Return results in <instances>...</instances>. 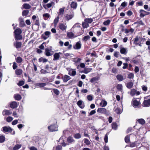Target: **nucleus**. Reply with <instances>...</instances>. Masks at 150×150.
I'll return each instance as SVG.
<instances>
[{"mask_svg":"<svg viewBox=\"0 0 150 150\" xmlns=\"http://www.w3.org/2000/svg\"><path fill=\"white\" fill-rule=\"evenodd\" d=\"M1 129L2 131L4 132H8L11 133L13 131V129L11 127L7 126L3 127Z\"/></svg>","mask_w":150,"mask_h":150,"instance_id":"2","label":"nucleus"},{"mask_svg":"<svg viewBox=\"0 0 150 150\" xmlns=\"http://www.w3.org/2000/svg\"><path fill=\"white\" fill-rule=\"evenodd\" d=\"M98 80L99 78L98 77H96L92 78L90 80V82L91 83H93L96 81H98Z\"/></svg>","mask_w":150,"mask_h":150,"instance_id":"36","label":"nucleus"},{"mask_svg":"<svg viewBox=\"0 0 150 150\" xmlns=\"http://www.w3.org/2000/svg\"><path fill=\"white\" fill-rule=\"evenodd\" d=\"M80 24L79 23H76L73 26L72 28H74L76 27L77 28H80Z\"/></svg>","mask_w":150,"mask_h":150,"instance_id":"55","label":"nucleus"},{"mask_svg":"<svg viewBox=\"0 0 150 150\" xmlns=\"http://www.w3.org/2000/svg\"><path fill=\"white\" fill-rule=\"evenodd\" d=\"M22 61V58L20 57H17L16 58V62L17 63H20Z\"/></svg>","mask_w":150,"mask_h":150,"instance_id":"49","label":"nucleus"},{"mask_svg":"<svg viewBox=\"0 0 150 150\" xmlns=\"http://www.w3.org/2000/svg\"><path fill=\"white\" fill-rule=\"evenodd\" d=\"M144 105L145 107H147L150 106V99L145 100L143 102Z\"/></svg>","mask_w":150,"mask_h":150,"instance_id":"15","label":"nucleus"},{"mask_svg":"<svg viewBox=\"0 0 150 150\" xmlns=\"http://www.w3.org/2000/svg\"><path fill=\"white\" fill-rule=\"evenodd\" d=\"M120 55V53L118 52L115 51L114 54V56L116 58L118 57Z\"/></svg>","mask_w":150,"mask_h":150,"instance_id":"57","label":"nucleus"},{"mask_svg":"<svg viewBox=\"0 0 150 150\" xmlns=\"http://www.w3.org/2000/svg\"><path fill=\"white\" fill-rule=\"evenodd\" d=\"M74 15L73 13L70 15L66 14L64 15V18L65 20L67 21H69L74 16Z\"/></svg>","mask_w":150,"mask_h":150,"instance_id":"4","label":"nucleus"},{"mask_svg":"<svg viewBox=\"0 0 150 150\" xmlns=\"http://www.w3.org/2000/svg\"><path fill=\"white\" fill-rule=\"evenodd\" d=\"M80 35H81V34H80ZM79 35H80L79 34L78 35H75L74 34L71 32H68L67 33V36L70 39L74 38Z\"/></svg>","mask_w":150,"mask_h":150,"instance_id":"5","label":"nucleus"},{"mask_svg":"<svg viewBox=\"0 0 150 150\" xmlns=\"http://www.w3.org/2000/svg\"><path fill=\"white\" fill-rule=\"evenodd\" d=\"M112 126L113 129L115 130H116L117 129V126L116 122H113L112 124Z\"/></svg>","mask_w":150,"mask_h":150,"instance_id":"30","label":"nucleus"},{"mask_svg":"<svg viewBox=\"0 0 150 150\" xmlns=\"http://www.w3.org/2000/svg\"><path fill=\"white\" fill-rule=\"evenodd\" d=\"M85 21L87 23H91L93 22V20L92 18H86L85 19Z\"/></svg>","mask_w":150,"mask_h":150,"instance_id":"41","label":"nucleus"},{"mask_svg":"<svg viewBox=\"0 0 150 150\" xmlns=\"http://www.w3.org/2000/svg\"><path fill=\"white\" fill-rule=\"evenodd\" d=\"M116 78L118 81H122L124 80L123 76L121 74H118L116 76Z\"/></svg>","mask_w":150,"mask_h":150,"instance_id":"23","label":"nucleus"},{"mask_svg":"<svg viewBox=\"0 0 150 150\" xmlns=\"http://www.w3.org/2000/svg\"><path fill=\"white\" fill-rule=\"evenodd\" d=\"M117 88L119 90H121L122 88V85L121 84H118L117 85Z\"/></svg>","mask_w":150,"mask_h":150,"instance_id":"60","label":"nucleus"},{"mask_svg":"<svg viewBox=\"0 0 150 150\" xmlns=\"http://www.w3.org/2000/svg\"><path fill=\"white\" fill-rule=\"evenodd\" d=\"M59 17H57V18H56L54 21V23L55 25H56L57 23H58L59 21Z\"/></svg>","mask_w":150,"mask_h":150,"instance_id":"50","label":"nucleus"},{"mask_svg":"<svg viewBox=\"0 0 150 150\" xmlns=\"http://www.w3.org/2000/svg\"><path fill=\"white\" fill-rule=\"evenodd\" d=\"M59 28L61 30L64 31L66 29L67 26L66 24L61 23L59 24Z\"/></svg>","mask_w":150,"mask_h":150,"instance_id":"13","label":"nucleus"},{"mask_svg":"<svg viewBox=\"0 0 150 150\" xmlns=\"http://www.w3.org/2000/svg\"><path fill=\"white\" fill-rule=\"evenodd\" d=\"M22 6L24 8L27 9H29L31 8V6L28 4H24Z\"/></svg>","mask_w":150,"mask_h":150,"instance_id":"28","label":"nucleus"},{"mask_svg":"<svg viewBox=\"0 0 150 150\" xmlns=\"http://www.w3.org/2000/svg\"><path fill=\"white\" fill-rule=\"evenodd\" d=\"M81 45L80 42H77L75 45L73 46V48L75 50H79L81 47Z\"/></svg>","mask_w":150,"mask_h":150,"instance_id":"9","label":"nucleus"},{"mask_svg":"<svg viewBox=\"0 0 150 150\" xmlns=\"http://www.w3.org/2000/svg\"><path fill=\"white\" fill-rule=\"evenodd\" d=\"M10 106L11 108H16L17 106V103L16 102L13 101L11 103Z\"/></svg>","mask_w":150,"mask_h":150,"instance_id":"20","label":"nucleus"},{"mask_svg":"<svg viewBox=\"0 0 150 150\" xmlns=\"http://www.w3.org/2000/svg\"><path fill=\"white\" fill-rule=\"evenodd\" d=\"M90 38V37L89 35H88L86 36H84L83 39V40L85 41V42H86Z\"/></svg>","mask_w":150,"mask_h":150,"instance_id":"48","label":"nucleus"},{"mask_svg":"<svg viewBox=\"0 0 150 150\" xmlns=\"http://www.w3.org/2000/svg\"><path fill=\"white\" fill-rule=\"evenodd\" d=\"M5 137L3 135H1L0 136V143H2L4 142L5 140Z\"/></svg>","mask_w":150,"mask_h":150,"instance_id":"37","label":"nucleus"},{"mask_svg":"<svg viewBox=\"0 0 150 150\" xmlns=\"http://www.w3.org/2000/svg\"><path fill=\"white\" fill-rule=\"evenodd\" d=\"M115 111L117 114H120L121 113V110L119 108H117L115 110Z\"/></svg>","mask_w":150,"mask_h":150,"instance_id":"58","label":"nucleus"},{"mask_svg":"<svg viewBox=\"0 0 150 150\" xmlns=\"http://www.w3.org/2000/svg\"><path fill=\"white\" fill-rule=\"evenodd\" d=\"M21 147V144H17L13 148V149L14 150H17L20 149Z\"/></svg>","mask_w":150,"mask_h":150,"instance_id":"45","label":"nucleus"},{"mask_svg":"<svg viewBox=\"0 0 150 150\" xmlns=\"http://www.w3.org/2000/svg\"><path fill=\"white\" fill-rule=\"evenodd\" d=\"M139 13H140V16L141 17H143L145 16L148 15L150 14L149 12L146 11L142 9L140 10Z\"/></svg>","mask_w":150,"mask_h":150,"instance_id":"3","label":"nucleus"},{"mask_svg":"<svg viewBox=\"0 0 150 150\" xmlns=\"http://www.w3.org/2000/svg\"><path fill=\"white\" fill-rule=\"evenodd\" d=\"M139 100V98H138L137 100L135 99H133L132 100V104L134 107H136L140 105V103Z\"/></svg>","mask_w":150,"mask_h":150,"instance_id":"6","label":"nucleus"},{"mask_svg":"<svg viewBox=\"0 0 150 150\" xmlns=\"http://www.w3.org/2000/svg\"><path fill=\"white\" fill-rule=\"evenodd\" d=\"M71 71H70L69 73V75L71 76H74L76 74V72L75 70H73L71 71V73L70 74Z\"/></svg>","mask_w":150,"mask_h":150,"instance_id":"51","label":"nucleus"},{"mask_svg":"<svg viewBox=\"0 0 150 150\" xmlns=\"http://www.w3.org/2000/svg\"><path fill=\"white\" fill-rule=\"evenodd\" d=\"M139 40V38L138 37H136L134 38V43L136 45H138V43L137 42Z\"/></svg>","mask_w":150,"mask_h":150,"instance_id":"44","label":"nucleus"},{"mask_svg":"<svg viewBox=\"0 0 150 150\" xmlns=\"http://www.w3.org/2000/svg\"><path fill=\"white\" fill-rule=\"evenodd\" d=\"M104 140L106 143L108 142V136L107 134H106L104 137Z\"/></svg>","mask_w":150,"mask_h":150,"instance_id":"63","label":"nucleus"},{"mask_svg":"<svg viewBox=\"0 0 150 150\" xmlns=\"http://www.w3.org/2000/svg\"><path fill=\"white\" fill-rule=\"evenodd\" d=\"M50 32L46 31L45 32L44 34L47 37H48V38H49L50 37Z\"/></svg>","mask_w":150,"mask_h":150,"instance_id":"61","label":"nucleus"},{"mask_svg":"<svg viewBox=\"0 0 150 150\" xmlns=\"http://www.w3.org/2000/svg\"><path fill=\"white\" fill-rule=\"evenodd\" d=\"M15 39L17 40H21L22 39V36L21 34L14 35Z\"/></svg>","mask_w":150,"mask_h":150,"instance_id":"24","label":"nucleus"},{"mask_svg":"<svg viewBox=\"0 0 150 150\" xmlns=\"http://www.w3.org/2000/svg\"><path fill=\"white\" fill-rule=\"evenodd\" d=\"M50 50L48 48H46L45 49V53L46 56L49 57L52 55V54L50 52Z\"/></svg>","mask_w":150,"mask_h":150,"instance_id":"19","label":"nucleus"},{"mask_svg":"<svg viewBox=\"0 0 150 150\" xmlns=\"http://www.w3.org/2000/svg\"><path fill=\"white\" fill-rule=\"evenodd\" d=\"M55 150H62V147L61 146L58 145L57 146L56 148H55ZM55 149V148H54V149Z\"/></svg>","mask_w":150,"mask_h":150,"instance_id":"59","label":"nucleus"},{"mask_svg":"<svg viewBox=\"0 0 150 150\" xmlns=\"http://www.w3.org/2000/svg\"><path fill=\"white\" fill-rule=\"evenodd\" d=\"M97 111L99 113L105 114L106 115L107 114V110L105 108H98Z\"/></svg>","mask_w":150,"mask_h":150,"instance_id":"7","label":"nucleus"},{"mask_svg":"<svg viewBox=\"0 0 150 150\" xmlns=\"http://www.w3.org/2000/svg\"><path fill=\"white\" fill-rule=\"evenodd\" d=\"M87 99L90 101H91L93 99V97L91 95H89L87 96Z\"/></svg>","mask_w":150,"mask_h":150,"instance_id":"64","label":"nucleus"},{"mask_svg":"<svg viewBox=\"0 0 150 150\" xmlns=\"http://www.w3.org/2000/svg\"><path fill=\"white\" fill-rule=\"evenodd\" d=\"M125 140L126 143H129L130 141L129 137L128 136H126L125 137Z\"/></svg>","mask_w":150,"mask_h":150,"instance_id":"43","label":"nucleus"},{"mask_svg":"<svg viewBox=\"0 0 150 150\" xmlns=\"http://www.w3.org/2000/svg\"><path fill=\"white\" fill-rule=\"evenodd\" d=\"M53 91L54 93L57 95H58L59 94V92L57 89H53Z\"/></svg>","mask_w":150,"mask_h":150,"instance_id":"53","label":"nucleus"},{"mask_svg":"<svg viewBox=\"0 0 150 150\" xmlns=\"http://www.w3.org/2000/svg\"><path fill=\"white\" fill-rule=\"evenodd\" d=\"M46 85V84L45 83H37L35 84L36 86L40 87L45 86Z\"/></svg>","mask_w":150,"mask_h":150,"instance_id":"29","label":"nucleus"},{"mask_svg":"<svg viewBox=\"0 0 150 150\" xmlns=\"http://www.w3.org/2000/svg\"><path fill=\"white\" fill-rule=\"evenodd\" d=\"M67 141L69 143H71L74 142V140L72 137H69L67 139Z\"/></svg>","mask_w":150,"mask_h":150,"instance_id":"35","label":"nucleus"},{"mask_svg":"<svg viewBox=\"0 0 150 150\" xmlns=\"http://www.w3.org/2000/svg\"><path fill=\"white\" fill-rule=\"evenodd\" d=\"M120 52L121 54H126L127 53V50L126 48H122L120 49Z\"/></svg>","mask_w":150,"mask_h":150,"instance_id":"21","label":"nucleus"},{"mask_svg":"<svg viewBox=\"0 0 150 150\" xmlns=\"http://www.w3.org/2000/svg\"><path fill=\"white\" fill-rule=\"evenodd\" d=\"M82 25L83 28H86L88 26V24L86 22H83L82 23Z\"/></svg>","mask_w":150,"mask_h":150,"instance_id":"40","label":"nucleus"},{"mask_svg":"<svg viewBox=\"0 0 150 150\" xmlns=\"http://www.w3.org/2000/svg\"><path fill=\"white\" fill-rule=\"evenodd\" d=\"M137 121L138 122H139V124L141 125H143L145 123V121L143 119H139L137 120Z\"/></svg>","mask_w":150,"mask_h":150,"instance_id":"32","label":"nucleus"},{"mask_svg":"<svg viewBox=\"0 0 150 150\" xmlns=\"http://www.w3.org/2000/svg\"><path fill=\"white\" fill-rule=\"evenodd\" d=\"M54 3L52 2L50 3H48L46 5L43 6V7L47 9L50 8L54 4Z\"/></svg>","mask_w":150,"mask_h":150,"instance_id":"18","label":"nucleus"},{"mask_svg":"<svg viewBox=\"0 0 150 150\" xmlns=\"http://www.w3.org/2000/svg\"><path fill=\"white\" fill-rule=\"evenodd\" d=\"M78 105L81 108L83 109L85 105L83 102L81 100L78 101L77 103Z\"/></svg>","mask_w":150,"mask_h":150,"instance_id":"12","label":"nucleus"},{"mask_svg":"<svg viewBox=\"0 0 150 150\" xmlns=\"http://www.w3.org/2000/svg\"><path fill=\"white\" fill-rule=\"evenodd\" d=\"M22 30L20 28H17L15 30L14 32V35L21 34L22 33Z\"/></svg>","mask_w":150,"mask_h":150,"instance_id":"22","label":"nucleus"},{"mask_svg":"<svg viewBox=\"0 0 150 150\" xmlns=\"http://www.w3.org/2000/svg\"><path fill=\"white\" fill-rule=\"evenodd\" d=\"M81 60V59L80 58H74V59L73 61L75 63H79Z\"/></svg>","mask_w":150,"mask_h":150,"instance_id":"39","label":"nucleus"},{"mask_svg":"<svg viewBox=\"0 0 150 150\" xmlns=\"http://www.w3.org/2000/svg\"><path fill=\"white\" fill-rule=\"evenodd\" d=\"M77 6V4L76 2L73 1L71 4V7L74 9H76Z\"/></svg>","mask_w":150,"mask_h":150,"instance_id":"25","label":"nucleus"},{"mask_svg":"<svg viewBox=\"0 0 150 150\" xmlns=\"http://www.w3.org/2000/svg\"><path fill=\"white\" fill-rule=\"evenodd\" d=\"M140 94L139 91H137L135 89H132L130 92V94L132 96H133L135 95H138Z\"/></svg>","mask_w":150,"mask_h":150,"instance_id":"11","label":"nucleus"},{"mask_svg":"<svg viewBox=\"0 0 150 150\" xmlns=\"http://www.w3.org/2000/svg\"><path fill=\"white\" fill-rule=\"evenodd\" d=\"M12 113V111L10 110H4L2 112V114L4 116L9 115Z\"/></svg>","mask_w":150,"mask_h":150,"instance_id":"8","label":"nucleus"},{"mask_svg":"<svg viewBox=\"0 0 150 150\" xmlns=\"http://www.w3.org/2000/svg\"><path fill=\"white\" fill-rule=\"evenodd\" d=\"M107 105V102L104 100H103L100 103V105L102 107H105Z\"/></svg>","mask_w":150,"mask_h":150,"instance_id":"26","label":"nucleus"},{"mask_svg":"<svg viewBox=\"0 0 150 150\" xmlns=\"http://www.w3.org/2000/svg\"><path fill=\"white\" fill-rule=\"evenodd\" d=\"M92 68H89L85 69L84 71V73L85 74H88L92 70Z\"/></svg>","mask_w":150,"mask_h":150,"instance_id":"38","label":"nucleus"},{"mask_svg":"<svg viewBox=\"0 0 150 150\" xmlns=\"http://www.w3.org/2000/svg\"><path fill=\"white\" fill-rule=\"evenodd\" d=\"M62 79L64 82H66L71 79V77L69 76L65 75L64 76L62 77Z\"/></svg>","mask_w":150,"mask_h":150,"instance_id":"16","label":"nucleus"},{"mask_svg":"<svg viewBox=\"0 0 150 150\" xmlns=\"http://www.w3.org/2000/svg\"><path fill=\"white\" fill-rule=\"evenodd\" d=\"M125 85L127 88L130 89L132 87L133 83L132 81H129L126 83Z\"/></svg>","mask_w":150,"mask_h":150,"instance_id":"17","label":"nucleus"},{"mask_svg":"<svg viewBox=\"0 0 150 150\" xmlns=\"http://www.w3.org/2000/svg\"><path fill=\"white\" fill-rule=\"evenodd\" d=\"M14 46L16 48H20L22 45V43L20 42H18V41H16L13 43Z\"/></svg>","mask_w":150,"mask_h":150,"instance_id":"10","label":"nucleus"},{"mask_svg":"<svg viewBox=\"0 0 150 150\" xmlns=\"http://www.w3.org/2000/svg\"><path fill=\"white\" fill-rule=\"evenodd\" d=\"M60 54H61V52L56 53L54 54L53 60L56 61L59 59L60 57Z\"/></svg>","mask_w":150,"mask_h":150,"instance_id":"14","label":"nucleus"},{"mask_svg":"<svg viewBox=\"0 0 150 150\" xmlns=\"http://www.w3.org/2000/svg\"><path fill=\"white\" fill-rule=\"evenodd\" d=\"M134 77V75L132 73H130L128 75L127 78L129 79H133Z\"/></svg>","mask_w":150,"mask_h":150,"instance_id":"46","label":"nucleus"},{"mask_svg":"<svg viewBox=\"0 0 150 150\" xmlns=\"http://www.w3.org/2000/svg\"><path fill=\"white\" fill-rule=\"evenodd\" d=\"M64 8H61L59 10V15L63 14L64 13Z\"/></svg>","mask_w":150,"mask_h":150,"instance_id":"56","label":"nucleus"},{"mask_svg":"<svg viewBox=\"0 0 150 150\" xmlns=\"http://www.w3.org/2000/svg\"><path fill=\"white\" fill-rule=\"evenodd\" d=\"M74 137L76 139H79L81 138V135L79 133H76L74 134Z\"/></svg>","mask_w":150,"mask_h":150,"instance_id":"47","label":"nucleus"},{"mask_svg":"<svg viewBox=\"0 0 150 150\" xmlns=\"http://www.w3.org/2000/svg\"><path fill=\"white\" fill-rule=\"evenodd\" d=\"M14 97L16 100H19L21 99V97L19 94H15L14 95Z\"/></svg>","mask_w":150,"mask_h":150,"instance_id":"31","label":"nucleus"},{"mask_svg":"<svg viewBox=\"0 0 150 150\" xmlns=\"http://www.w3.org/2000/svg\"><path fill=\"white\" fill-rule=\"evenodd\" d=\"M110 22V20H108L103 22V24L105 25H109Z\"/></svg>","mask_w":150,"mask_h":150,"instance_id":"52","label":"nucleus"},{"mask_svg":"<svg viewBox=\"0 0 150 150\" xmlns=\"http://www.w3.org/2000/svg\"><path fill=\"white\" fill-rule=\"evenodd\" d=\"M16 74L18 75H21L22 73V70L20 69H17L15 71Z\"/></svg>","mask_w":150,"mask_h":150,"instance_id":"27","label":"nucleus"},{"mask_svg":"<svg viewBox=\"0 0 150 150\" xmlns=\"http://www.w3.org/2000/svg\"><path fill=\"white\" fill-rule=\"evenodd\" d=\"M24 84V82L23 81H19L18 83V85L19 86H22Z\"/></svg>","mask_w":150,"mask_h":150,"instance_id":"62","label":"nucleus"},{"mask_svg":"<svg viewBox=\"0 0 150 150\" xmlns=\"http://www.w3.org/2000/svg\"><path fill=\"white\" fill-rule=\"evenodd\" d=\"M43 16L44 17V19L45 20H46L50 17V15L48 13H44L43 14Z\"/></svg>","mask_w":150,"mask_h":150,"instance_id":"33","label":"nucleus"},{"mask_svg":"<svg viewBox=\"0 0 150 150\" xmlns=\"http://www.w3.org/2000/svg\"><path fill=\"white\" fill-rule=\"evenodd\" d=\"M29 11L28 10H25L23 11L22 15L23 16H27L29 13Z\"/></svg>","mask_w":150,"mask_h":150,"instance_id":"34","label":"nucleus"},{"mask_svg":"<svg viewBox=\"0 0 150 150\" xmlns=\"http://www.w3.org/2000/svg\"><path fill=\"white\" fill-rule=\"evenodd\" d=\"M84 143H85L86 145H89L90 144V142L88 139L85 138L84 139Z\"/></svg>","mask_w":150,"mask_h":150,"instance_id":"54","label":"nucleus"},{"mask_svg":"<svg viewBox=\"0 0 150 150\" xmlns=\"http://www.w3.org/2000/svg\"><path fill=\"white\" fill-rule=\"evenodd\" d=\"M13 118L11 116H8L6 118V121L8 122H11L13 120Z\"/></svg>","mask_w":150,"mask_h":150,"instance_id":"42","label":"nucleus"},{"mask_svg":"<svg viewBox=\"0 0 150 150\" xmlns=\"http://www.w3.org/2000/svg\"><path fill=\"white\" fill-rule=\"evenodd\" d=\"M48 129L51 132L57 131L58 130L57 125L56 124L51 125L48 126Z\"/></svg>","mask_w":150,"mask_h":150,"instance_id":"1","label":"nucleus"}]
</instances>
